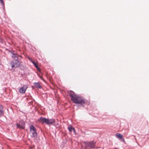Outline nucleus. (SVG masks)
Returning a JSON list of instances; mask_svg holds the SVG:
<instances>
[{"instance_id":"1","label":"nucleus","mask_w":149,"mask_h":149,"mask_svg":"<svg viewBox=\"0 0 149 149\" xmlns=\"http://www.w3.org/2000/svg\"><path fill=\"white\" fill-rule=\"evenodd\" d=\"M69 95L73 103L79 104L81 106H83L86 104V101L85 99L80 96L75 94L74 92L70 93Z\"/></svg>"},{"instance_id":"2","label":"nucleus","mask_w":149,"mask_h":149,"mask_svg":"<svg viewBox=\"0 0 149 149\" xmlns=\"http://www.w3.org/2000/svg\"><path fill=\"white\" fill-rule=\"evenodd\" d=\"M13 57L14 58V59L12 63V68H16L19 67L20 63L19 61L18 60L17 56L16 54H14L13 56Z\"/></svg>"},{"instance_id":"3","label":"nucleus","mask_w":149,"mask_h":149,"mask_svg":"<svg viewBox=\"0 0 149 149\" xmlns=\"http://www.w3.org/2000/svg\"><path fill=\"white\" fill-rule=\"evenodd\" d=\"M30 133L31 134V136L34 138L36 137L37 135L36 129L33 125H31L30 127Z\"/></svg>"},{"instance_id":"4","label":"nucleus","mask_w":149,"mask_h":149,"mask_svg":"<svg viewBox=\"0 0 149 149\" xmlns=\"http://www.w3.org/2000/svg\"><path fill=\"white\" fill-rule=\"evenodd\" d=\"M85 143L86 146L89 147L91 148H94L95 146V143H94L93 141L90 142H86Z\"/></svg>"},{"instance_id":"5","label":"nucleus","mask_w":149,"mask_h":149,"mask_svg":"<svg viewBox=\"0 0 149 149\" xmlns=\"http://www.w3.org/2000/svg\"><path fill=\"white\" fill-rule=\"evenodd\" d=\"M27 88L26 85H24L22 87L20 88L19 91L21 93H24Z\"/></svg>"},{"instance_id":"6","label":"nucleus","mask_w":149,"mask_h":149,"mask_svg":"<svg viewBox=\"0 0 149 149\" xmlns=\"http://www.w3.org/2000/svg\"><path fill=\"white\" fill-rule=\"evenodd\" d=\"M47 118L42 117H41L38 120V121L42 123L43 124L45 123L46 124L47 123Z\"/></svg>"},{"instance_id":"7","label":"nucleus","mask_w":149,"mask_h":149,"mask_svg":"<svg viewBox=\"0 0 149 149\" xmlns=\"http://www.w3.org/2000/svg\"><path fill=\"white\" fill-rule=\"evenodd\" d=\"M55 120L54 119H49L47 118L46 124L52 125L55 123Z\"/></svg>"},{"instance_id":"8","label":"nucleus","mask_w":149,"mask_h":149,"mask_svg":"<svg viewBox=\"0 0 149 149\" xmlns=\"http://www.w3.org/2000/svg\"><path fill=\"white\" fill-rule=\"evenodd\" d=\"M17 127L24 129V128L25 126L24 123H22L20 124V123L17 124Z\"/></svg>"},{"instance_id":"9","label":"nucleus","mask_w":149,"mask_h":149,"mask_svg":"<svg viewBox=\"0 0 149 149\" xmlns=\"http://www.w3.org/2000/svg\"><path fill=\"white\" fill-rule=\"evenodd\" d=\"M68 129L70 132H72V131H73L74 133L75 132V130L74 128L72 127L71 126L68 127Z\"/></svg>"},{"instance_id":"10","label":"nucleus","mask_w":149,"mask_h":149,"mask_svg":"<svg viewBox=\"0 0 149 149\" xmlns=\"http://www.w3.org/2000/svg\"><path fill=\"white\" fill-rule=\"evenodd\" d=\"M34 85L35 87L38 88H40L41 87L40 84L39 82L35 83Z\"/></svg>"},{"instance_id":"11","label":"nucleus","mask_w":149,"mask_h":149,"mask_svg":"<svg viewBox=\"0 0 149 149\" xmlns=\"http://www.w3.org/2000/svg\"><path fill=\"white\" fill-rule=\"evenodd\" d=\"M33 63L34 65L35 66L37 70L39 71H40V69L38 67L37 63H36L35 62H33Z\"/></svg>"},{"instance_id":"12","label":"nucleus","mask_w":149,"mask_h":149,"mask_svg":"<svg viewBox=\"0 0 149 149\" xmlns=\"http://www.w3.org/2000/svg\"><path fill=\"white\" fill-rule=\"evenodd\" d=\"M3 107L1 106L0 107V116L3 115Z\"/></svg>"},{"instance_id":"13","label":"nucleus","mask_w":149,"mask_h":149,"mask_svg":"<svg viewBox=\"0 0 149 149\" xmlns=\"http://www.w3.org/2000/svg\"><path fill=\"white\" fill-rule=\"evenodd\" d=\"M116 135L117 137L120 139H122L123 137V135L119 133H117L116 134Z\"/></svg>"},{"instance_id":"14","label":"nucleus","mask_w":149,"mask_h":149,"mask_svg":"<svg viewBox=\"0 0 149 149\" xmlns=\"http://www.w3.org/2000/svg\"><path fill=\"white\" fill-rule=\"evenodd\" d=\"M28 59L30 60L32 62V63H33V62H34V61H32V59H31V58H30V57H28Z\"/></svg>"},{"instance_id":"15","label":"nucleus","mask_w":149,"mask_h":149,"mask_svg":"<svg viewBox=\"0 0 149 149\" xmlns=\"http://www.w3.org/2000/svg\"><path fill=\"white\" fill-rule=\"evenodd\" d=\"M0 2L2 4V5H3L4 4V3H3V0H0Z\"/></svg>"},{"instance_id":"16","label":"nucleus","mask_w":149,"mask_h":149,"mask_svg":"<svg viewBox=\"0 0 149 149\" xmlns=\"http://www.w3.org/2000/svg\"><path fill=\"white\" fill-rule=\"evenodd\" d=\"M39 77L43 81H44V79H43L42 77H41V76H39Z\"/></svg>"}]
</instances>
